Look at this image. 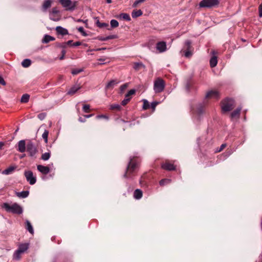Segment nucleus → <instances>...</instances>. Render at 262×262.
<instances>
[{
    "mask_svg": "<svg viewBox=\"0 0 262 262\" xmlns=\"http://www.w3.org/2000/svg\"><path fill=\"white\" fill-rule=\"evenodd\" d=\"M138 166V165L137 162L134 158H130L126 167L125 172L123 174V177L127 178L132 174L135 173Z\"/></svg>",
    "mask_w": 262,
    "mask_h": 262,
    "instance_id": "nucleus-1",
    "label": "nucleus"
},
{
    "mask_svg": "<svg viewBox=\"0 0 262 262\" xmlns=\"http://www.w3.org/2000/svg\"><path fill=\"white\" fill-rule=\"evenodd\" d=\"M2 208L8 212L17 214H20L23 213L22 207L17 203H14L10 205L7 203H5L3 204Z\"/></svg>",
    "mask_w": 262,
    "mask_h": 262,
    "instance_id": "nucleus-2",
    "label": "nucleus"
},
{
    "mask_svg": "<svg viewBox=\"0 0 262 262\" xmlns=\"http://www.w3.org/2000/svg\"><path fill=\"white\" fill-rule=\"evenodd\" d=\"M221 103L222 111L224 113L231 111L235 106L234 100L231 98H227L223 100Z\"/></svg>",
    "mask_w": 262,
    "mask_h": 262,
    "instance_id": "nucleus-3",
    "label": "nucleus"
},
{
    "mask_svg": "<svg viewBox=\"0 0 262 262\" xmlns=\"http://www.w3.org/2000/svg\"><path fill=\"white\" fill-rule=\"evenodd\" d=\"M26 151L30 157L34 158H36V155L38 152L36 146L31 140H27Z\"/></svg>",
    "mask_w": 262,
    "mask_h": 262,
    "instance_id": "nucleus-4",
    "label": "nucleus"
},
{
    "mask_svg": "<svg viewBox=\"0 0 262 262\" xmlns=\"http://www.w3.org/2000/svg\"><path fill=\"white\" fill-rule=\"evenodd\" d=\"M193 49L191 46V42L189 40H187L185 42V45L181 52L187 58H190L193 54Z\"/></svg>",
    "mask_w": 262,
    "mask_h": 262,
    "instance_id": "nucleus-5",
    "label": "nucleus"
},
{
    "mask_svg": "<svg viewBox=\"0 0 262 262\" xmlns=\"http://www.w3.org/2000/svg\"><path fill=\"white\" fill-rule=\"evenodd\" d=\"M219 3V0H202L199 6L200 8L210 9L217 7Z\"/></svg>",
    "mask_w": 262,
    "mask_h": 262,
    "instance_id": "nucleus-6",
    "label": "nucleus"
},
{
    "mask_svg": "<svg viewBox=\"0 0 262 262\" xmlns=\"http://www.w3.org/2000/svg\"><path fill=\"white\" fill-rule=\"evenodd\" d=\"M165 86V81L161 78H157L154 81V90L156 93L162 92Z\"/></svg>",
    "mask_w": 262,
    "mask_h": 262,
    "instance_id": "nucleus-7",
    "label": "nucleus"
},
{
    "mask_svg": "<svg viewBox=\"0 0 262 262\" xmlns=\"http://www.w3.org/2000/svg\"><path fill=\"white\" fill-rule=\"evenodd\" d=\"M63 8L68 11H73L75 9L76 2L73 3L71 0H59Z\"/></svg>",
    "mask_w": 262,
    "mask_h": 262,
    "instance_id": "nucleus-8",
    "label": "nucleus"
},
{
    "mask_svg": "<svg viewBox=\"0 0 262 262\" xmlns=\"http://www.w3.org/2000/svg\"><path fill=\"white\" fill-rule=\"evenodd\" d=\"M24 174L27 181L30 183V184L33 185L36 183V179L35 177L33 176L32 171L30 170L25 171Z\"/></svg>",
    "mask_w": 262,
    "mask_h": 262,
    "instance_id": "nucleus-9",
    "label": "nucleus"
},
{
    "mask_svg": "<svg viewBox=\"0 0 262 262\" xmlns=\"http://www.w3.org/2000/svg\"><path fill=\"white\" fill-rule=\"evenodd\" d=\"M156 48L159 53H163L167 50L166 42L164 41L158 42Z\"/></svg>",
    "mask_w": 262,
    "mask_h": 262,
    "instance_id": "nucleus-10",
    "label": "nucleus"
},
{
    "mask_svg": "<svg viewBox=\"0 0 262 262\" xmlns=\"http://www.w3.org/2000/svg\"><path fill=\"white\" fill-rule=\"evenodd\" d=\"M81 88V86L79 84H75L73 85L67 92V95H73L75 94Z\"/></svg>",
    "mask_w": 262,
    "mask_h": 262,
    "instance_id": "nucleus-11",
    "label": "nucleus"
},
{
    "mask_svg": "<svg viewBox=\"0 0 262 262\" xmlns=\"http://www.w3.org/2000/svg\"><path fill=\"white\" fill-rule=\"evenodd\" d=\"M26 145L25 140H20L17 144V150L20 152H24L26 150Z\"/></svg>",
    "mask_w": 262,
    "mask_h": 262,
    "instance_id": "nucleus-12",
    "label": "nucleus"
},
{
    "mask_svg": "<svg viewBox=\"0 0 262 262\" xmlns=\"http://www.w3.org/2000/svg\"><path fill=\"white\" fill-rule=\"evenodd\" d=\"M220 96L219 92L215 90H211L209 91L206 95L207 98H215L217 99Z\"/></svg>",
    "mask_w": 262,
    "mask_h": 262,
    "instance_id": "nucleus-13",
    "label": "nucleus"
},
{
    "mask_svg": "<svg viewBox=\"0 0 262 262\" xmlns=\"http://www.w3.org/2000/svg\"><path fill=\"white\" fill-rule=\"evenodd\" d=\"M161 167L165 170L171 171L176 169V166L172 163L165 162L162 164Z\"/></svg>",
    "mask_w": 262,
    "mask_h": 262,
    "instance_id": "nucleus-14",
    "label": "nucleus"
},
{
    "mask_svg": "<svg viewBox=\"0 0 262 262\" xmlns=\"http://www.w3.org/2000/svg\"><path fill=\"white\" fill-rule=\"evenodd\" d=\"M37 170L43 174H47L50 172V168L48 166L38 165L37 166Z\"/></svg>",
    "mask_w": 262,
    "mask_h": 262,
    "instance_id": "nucleus-15",
    "label": "nucleus"
},
{
    "mask_svg": "<svg viewBox=\"0 0 262 262\" xmlns=\"http://www.w3.org/2000/svg\"><path fill=\"white\" fill-rule=\"evenodd\" d=\"M55 30L58 34H60L63 36L69 34L68 30L61 26L56 27Z\"/></svg>",
    "mask_w": 262,
    "mask_h": 262,
    "instance_id": "nucleus-16",
    "label": "nucleus"
},
{
    "mask_svg": "<svg viewBox=\"0 0 262 262\" xmlns=\"http://www.w3.org/2000/svg\"><path fill=\"white\" fill-rule=\"evenodd\" d=\"M52 3V0H45L42 5V11L46 12L47 9L51 7Z\"/></svg>",
    "mask_w": 262,
    "mask_h": 262,
    "instance_id": "nucleus-17",
    "label": "nucleus"
},
{
    "mask_svg": "<svg viewBox=\"0 0 262 262\" xmlns=\"http://www.w3.org/2000/svg\"><path fill=\"white\" fill-rule=\"evenodd\" d=\"M242 110V107H239L232 112L230 114V117L231 119L235 118H238L240 115V112Z\"/></svg>",
    "mask_w": 262,
    "mask_h": 262,
    "instance_id": "nucleus-18",
    "label": "nucleus"
},
{
    "mask_svg": "<svg viewBox=\"0 0 262 262\" xmlns=\"http://www.w3.org/2000/svg\"><path fill=\"white\" fill-rule=\"evenodd\" d=\"M119 81L117 80H112L107 83L105 86L106 90L113 89L115 85L118 84Z\"/></svg>",
    "mask_w": 262,
    "mask_h": 262,
    "instance_id": "nucleus-19",
    "label": "nucleus"
},
{
    "mask_svg": "<svg viewBox=\"0 0 262 262\" xmlns=\"http://www.w3.org/2000/svg\"><path fill=\"white\" fill-rule=\"evenodd\" d=\"M19 249H17L14 253L13 255V258L16 260H19L21 258V255L23 254Z\"/></svg>",
    "mask_w": 262,
    "mask_h": 262,
    "instance_id": "nucleus-20",
    "label": "nucleus"
},
{
    "mask_svg": "<svg viewBox=\"0 0 262 262\" xmlns=\"http://www.w3.org/2000/svg\"><path fill=\"white\" fill-rule=\"evenodd\" d=\"M142 191L139 189H136L134 192V197L137 200L140 199L142 197Z\"/></svg>",
    "mask_w": 262,
    "mask_h": 262,
    "instance_id": "nucleus-21",
    "label": "nucleus"
},
{
    "mask_svg": "<svg viewBox=\"0 0 262 262\" xmlns=\"http://www.w3.org/2000/svg\"><path fill=\"white\" fill-rule=\"evenodd\" d=\"M29 248V244L25 243L20 244L18 246V249H19L21 252L25 253Z\"/></svg>",
    "mask_w": 262,
    "mask_h": 262,
    "instance_id": "nucleus-22",
    "label": "nucleus"
},
{
    "mask_svg": "<svg viewBox=\"0 0 262 262\" xmlns=\"http://www.w3.org/2000/svg\"><path fill=\"white\" fill-rule=\"evenodd\" d=\"M26 224V228L27 230L32 234L34 233V230L33 227L31 224V223L28 221L27 220L25 222Z\"/></svg>",
    "mask_w": 262,
    "mask_h": 262,
    "instance_id": "nucleus-23",
    "label": "nucleus"
},
{
    "mask_svg": "<svg viewBox=\"0 0 262 262\" xmlns=\"http://www.w3.org/2000/svg\"><path fill=\"white\" fill-rule=\"evenodd\" d=\"M55 39V38L54 37L49 35H45L42 39V42L47 43L51 41H54Z\"/></svg>",
    "mask_w": 262,
    "mask_h": 262,
    "instance_id": "nucleus-24",
    "label": "nucleus"
},
{
    "mask_svg": "<svg viewBox=\"0 0 262 262\" xmlns=\"http://www.w3.org/2000/svg\"><path fill=\"white\" fill-rule=\"evenodd\" d=\"M29 194V191H23L21 192H19L16 193V195L18 197L21 198H27Z\"/></svg>",
    "mask_w": 262,
    "mask_h": 262,
    "instance_id": "nucleus-25",
    "label": "nucleus"
},
{
    "mask_svg": "<svg viewBox=\"0 0 262 262\" xmlns=\"http://www.w3.org/2000/svg\"><path fill=\"white\" fill-rule=\"evenodd\" d=\"M15 167L10 166L8 168L3 171L2 173L4 174L8 175L11 173L15 169Z\"/></svg>",
    "mask_w": 262,
    "mask_h": 262,
    "instance_id": "nucleus-26",
    "label": "nucleus"
},
{
    "mask_svg": "<svg viewBox=\"0 0 262 262\" xmlns=\"http://www.w3.org/2000/svg\"><path fill=\"white\" fill-rule=\"evenodd\" d=\"M143 12L141 10H134L132 12V16L133 18H136L141 16Z\"/></svg>",
    "mask_w": 262,
    "mask_h": 262,
    "instance_id": "nucleus-27",
    "label": "nucleus"
},
{
    "mask_svg": "<svg viewBox=\"0 0 262 262\" xmlns=\"http://www.w3.org/2000/svg\"><path fill=\"white\" fill-rule=\"evenodd\" d=\"M217 63V57L216 56H213L210 60V67L212 68L215 67Z\"/></svg>",
    "mask_w": 262,
    "mask_h": 262,
    "instance_id": "nucleus-28",
    "label": "nucleus"
},
{
    "mask_svg": "<svg viewBox=\"0 0 262 262\" xmlns=\"http://www.w3.org/2000/svg\"><path fill=\"white\" fill-rule=\"evenodd\" d=\"M204 112V107L202 104H199L198 105L195 113L198 115H201Z\"/></svg>",
    "mask_w": 262,
    "mask_h": 262,
    "instance_id": "nucleus-29",
    "label": "nucleus"
},
{
    "mask_svg": "<svg viewBox=\"0 0 262 262\" xmlns=\"http://www.w3.org/2000/svg\"><path fill=\"white\" fill-rule=\"evenodd\" d=\"M118 17L120 18H122L123 19H124L127 21H130L131 19L129 15L127 13H124L120 14Z\"/></svg>",
    "mask_w": 262,
    "mask_h": 262,
    "instance_id": "nucleus-30",
    "label": "nucleus"
},
{
    "mask_svg": "<svg viewBox=\"0 0 262 262\" xmlns=\"http://www.w3.org/2000/svg\"><path fill=\"white\" fill-rule=\"evenodd\" d=\"M31 61L29 59H25L21 62V65L24 68L29 67L31 65Z\"/></svg>",
    "mask_w": 262,
    "mask_h": 262,
    "instance_id": "nucleus-31",
    "label": "nucleus"
},
{
    "mask_svg": "<svg viewBox=\"0 0 262 262\" xmlns=\"http://www.w3.org/2000/svg\"><path fill=\"white\" fill-rule=\"evenodd\" d=\"M51 157V153L50 151L46 152L43 154H42L41 156V159L43 161H47Z\"/></svg>",
    "mask_w": 262,
    "mask_h": 262,
    "instance_id": "nucleus-32",
    "label": "nucleus"
},
{
    "mask_svg": "<svg viewBox=\"0 0 262 262\" xmlns=\"http://www.w3.org/2000/svg\"><path fill=\"white\" fill-rule=\"evenodd\" d=\"M29 95L27 94H24L21 98L20 101L22 103H27L29 101Z\"/></svg>",
    "mask_w": 262,
    "mask_h": 262,
    "instance_id": "nucleus-33",
    "label": "nucleus"
},
{
    "mask_svg": "<svg viewBox=\"0 0 262 262\" xmlns=\"http://www.w3.org/2000/svg\"><path fill=\"white\" fill-rule=\"evenodd\" d=\"M110 109L112 110L120 111L121 106L119 104H112L110 105Z\"/></svg>",
    "mask_w": 262,
    "mask_h": 262,
    "instance_id": "nucleus-34",
    "label": "nucleus"
},
{
    "mask_svg": "<svg viewBox=\"0 0 262 262\" xmlns=\"http://www.w3.org/2000/svg\"><path fill=\"white\" fill-rule=\"evenodd\" d=\"M96 25L97 26L100 28H104V27H108V24L105 23H100L99 20V19H97L96 21Z\"/></svg>",
    "mask_w": 262,
    "mask_h": 262,
    "instance_id": "nucleus-35",
    "label": "nucleus"
},
{
    "mask_svg": "<svg viewBox=\"0 0 262 262\" xmlns=\"http://www.w3.org/2000/svg\"><path fill=\"white\" fill-rule=\"evenodd\" d=\"M141 67L145 68V66L142 62H135L134 63V68L136 70H138Z\"/></svg>",
    "mask_w": 262,
    "mask_h": 262,
    "instance_id": "nucleus-36",
    "label": "nucleus"
},
{
    "mask_svg": "<svg viewBox=\"0 0 262 262\" xmlns=\"http://www.w3.org/2000/svg\"><path fill=\"white\" fill-rule=\"evenodd\" d=\"M49 135V131L47 130H45L44 132L42 135V137L43 139L46 143H48V137Z\"/></svg>",
    "mask_w": 262,
    "mask_h": 262,
    "instance_id": "nucleus-37",
    "label": "nucleus"
},
{
    "mask_svg": "<svg viewBox=\"0 0 262 262\" xmlns=\"http://www.w3.org/2000/svg\"><path fill=\"white\" fill-rule=\"evenodd\" d=\"M111 26L113 28H116L118 27L119 23L118 22L115 20V19H112L110 22Z\"/></svg>",
    "mask_w": 262,
    "mask_h": 262,
    "instance_id": "nucleus-38",
    "label": "nucleus"
},
{
    "mask_svg": "<svg viewBox=\"0 0 262 262\" xmlns=\"http://www.w3.org/2000/svg\"><path fill=\"white\" fill-rule=\"evenodd\" d=\"M150 107V104L149 102L145 99L143 100V110H147Z\"/></svg>",
    "mask_w": 262,
    "mask_h": 262,
    "instance_id": "nucleus-39",
    "label": "nucleus"
},
{
    "mask_svg": "<svg viewBox=\"0 0 262 262\" xmlns=\"http://www.w3.org/2000/svg\"><path fill=\"white\" fill-rule=\"evenodd\" d=\"M170 182H171V180L170 179H164L161 180L160 181L159 184L161 186H164L165 184L169 183H170Z\"/></svg>",
    "mask_w": 262,
    "mask_h": 262,
    "instance_id": "nucleus-40",
    "label": "nucleus"
},
{
    "mask_svg": "<svg viewBox=\"0 0 262 262\" xmlns=\"http://www.w3.org/2000/svg\"><path fill=\"white\" fill-rule=\"evenodd\" d=\"M59 12L57 7H54L52 8V11L50 12V15H56Z\"/></svg>",
    "mask_w": 262,
    "mask_h": 262,
    "instance_id": "nucleus-41",
    "label": "nucleus"
},
{
    "mask_svg": "<svg viewBox=\"0 0 262 262\" xmlns=\"http://www.w3.org/2000/svg\"><path fill=\"white\" fill-rule=\"evenodd\" d=\"M78 31L80 32L83 36H86L88 34L84 31V29L82 27H80L77 28Z\"/></svg>",
    "mask_w": 262,
    "mask_h": 262,
    "instance_id": "nucleus-42",
    "label": "nucleus"
},
{
    "mask_svg": "<svg viewBox=\"0 0 262 262\" xmlns=\"http://www.w3.org/2000/svg\"><path fill=\"white\" fill-rule=\"evenodd\" d=\"M83 71V69H74L72 71V74L73 75H77L81 72H82Z\"/></svg>",
    "mask_w": 262,
    "mask_h": 262,
    "instance_id": "nucleus-43",
    "label": "nucleus"
},
{
    "mask_svg": "<svg viewBox=\"0 0 262 262\" xmlns=\"http://www.w3.org/2000/svg\"><path fill=\"white\" fill-rule=\"evenodd\" d=\"M47 114L45 113H40L38 115L37 117L40 120H43L46 117Z\"/></svg>",
    "mask_w": 262,
    "mask_h": 262,
    "instance_id": "nucleus-44",
    "label": "nucleus"
},
{
    "mask_svg": "<svg viewBox=\"0 0 262 262\" xmlns=\"http://www.w3.org/2000/svg\"><path fill=\"white\" fill-rule=\"evenodd\" d=\"M90 108V106L89 104H84L82 107V110L84 112L88 113L89 112V110Z\"/></svg>",
    "mask_w": 262,
    "mask_h": 262,
    "instance_id": "nucleus-45",
    "label": "nucleus"
},
{
    "mask_svg": "<svg viewBox=\"0 0 262 262\" xmlns=\"http://www.w3.org/2000/svg\"><path fill=\"white\" fill-rule=\"evenodd\" d=\"M144 1H145V0H136V1L134 3V4H133V7L134 8L137 7V6H138L139 4H140V3H143V2H144Z\"/></svg>",
    "mask_w": 262,
    "mask_h": 262,
    "instance_id": "nucleus-46",
    "label": "nucleus"
},
{
    "mask_svg": "<svg viewBox=\"0 0 262 262\" xmlns=\"http://www.w3.org/2000/svg\"><path fill=\"white\" fill-rule=\"evenodd\" d=\"M96 118L97 119H105L106 120H108V117L107 116H106V115H97L96 117Z\"/></svg>",
    "mask_w": 262,
    "mask_h": 262,
    "instance_id": "nucleus-47",
    "label": "nucleus"
},
{
    "mask_svg": "<svg viewBox=\"0 0 262 262\" xmlns=\"http://www.w3.org/2000/svg\"><path fill=\"white\" fill-rule=\"evenodd\" d=\"M50 18L51 19L53 20V21H58L59 20L60 18L58 16H56V15H50Z\"/></svg>",
    "mask_w": 262,
    "mask_h": 262,
    "instance_id": "nucleus-48",
    "label": "nucleus"
},
{
    "mask_svg": "<svg viewBox=\"0 0 262 262\" xmlns=\"http://www.w3.org/2000/svg\"><path fill=\"white\" fill-rule=\"evenodd\" d=\"M56 46L59 48H61L63 49L67 47L66 43H65V42L56 43Z\"/></svg>",
    "mask_w": 262,
    "mask_h": 262,
    "instance_id": "nucleus-49",
    "label": "nucleus"
},
{
    "mask_svg": "<svg viewBox=\"0 0 262 262\" xmlns=\"http://www.w3.org/2000/svg\"><path fill=\"white\" fill-rule=\"evenodd\" d=\"M130 98H124V100H123L121 102V104L123 106L125 105L126 104L128 103V102L130 101Z\"/></svg>",
    "mask_w": 262,
    "mask_h": 262,
    "instance_id": "nucleus-50",
    "label": "nucleus"
},
{
    "mask_svg": "<svg viewBox=\"0 0 262 262\" xmlns=\"http://www.w3.org/2000/svg\"><path fill=\"white\" fill-rule=\"evenodd\" d=\"M97 39L100 41H106V40H108L107 36L106 37L98 36Z\"/></svg>",
    "mask_w": 262,
    "mask_h": 262,
    "instance_id": "nucleus-51",
    "label": "nucleus"
},
{
    "mask_svg": "<svg viewBox=\"0 0 262 262\" xmlns=\"http://www.w3.org/2000/svg\"><path fill=\"white\" fill-rule=\"evenodd\" d=\"M158 104V102H157V101H154V102H152L151 104H150V106H151V107L153 109V110H155V107H156V106L157 105V104Z\"/></svg>",
    "mask_w": 262,
    "mask_h": 262,
    "instance_id": "nucleus-52",
    "label": "nucleus"
},
{
    "mask_svg": "<svg viewBox=\"0 0 262 262\" xmlns=\"http://www.w3.org/2000/svg\"><path fill=\"white\" fill-rule=\"evenodd\" d=\"M127 86H128V85H127V83H125V84L122 85L120 86V91H122V92L124 90H125L127 88Z\"/></svg>",
    "mask_w": 262,
    "mask_h": 262,
    "instance_id": "nucleus-53",
    "label": "nucleus"
},
{
    "mask_svg": "<svg viewBox=\"0 0 262 262\" xmlns=\"http://www.w3.org/2000/svg\"><path fill=\"white\" fill-rule=\"evenodd\" d=\"M61 54H62L61 56L59 57V59H60V60H62V59H64V55H65V54H66V51H65V50H64V49H63V50H62V51H61Z\"/></svg>",
    "mask_w": 262,
    "mask_h": 262,
    "instance_id": "nucleus-54",
    "label": "nucleus"
},
{
    "mask_svg": "<svg viewBox=\"0 0 262 262\" xmlns=\"http://www.w3.org/2000/svg\"><path fill=\"white\" fill-rule=\"evenodd\" d=\"M258 11H259V16L260 17H262V3L259 6Z\"/></svg>",
    "mask_w": 262,
    "mask_h": 262,
    "instance_id": "nucleus-55",
    "label": "nucleus"
},
{
    "mask_svg": "<svg viewBox=\"0 0 262 262\" xmlns=\"http://www.w3.org/2000/svg\"><path fill=\"white\" fill-rule=\"evenodd\" d=\"M0 84H2L3 85H5L6 84L4 79H3V78L1 76H0Z\"/></svg>",
    "mask_w": 262,
    "mask_h": 262,
    "instance_id": "nucleus-56",
    "label": "nucleus"
},
{
    "mask_svg": "<svg viewBox=\"0 0 262 262\" xmlns=\"http://www.w3.org/2000/svg\"><path fill=\"white\" fill-rule=\"evenodd\" d=\"M81 45V42H80V41H76V42H75V43H74L72 45V46L77 47V46H80Z\"/></svg>",
    "mask_w": 262,
    "mask_h": 262,
    "instance_id": "nucleus-57",
    "label": "nucleus"
},
{
    "mask_svg": "<svg viewBox=\"0 0 262 262\" xmlns=\"http://www.w3.org/2000/svg\"><path fill=\"white\" fill-rule=\"evenodd\" d=\"M116 37L117 36L115 35H109L107 36L108 40L116 38Z\"/></svg>",
    "mask_w": 262,
    "mask_h": 262,
    "instance_id": "nucleus-58",
    "label": "nucleus"
},
{
    "mask_svg": "<svg viewBox=\"0 0 262 262\" xmlns=\"http://www.w3.org/2000/svg\"><path fill=\"white\" fill-rule=\"evenodd\" d=\"M135 92L136 91L134 89L130 90L128 92V94H130L131 96L134 95L135 93Z\"/></svg>",
    "mask_w": 262,
    "mask_h": 262,
    "instance_id": "nucleus-59",
    "label": "nucleus"
},
{
    "mask_svg": "<svg viewBox=\"0 0 262 262\" xmlns=\"http://www.w3.org/2000/svg\"><path fill=\"white\" fill-rule=\"evenodd\" d=\"M226 146V144H223L221 145V147H220V149L218 150V151H222L225 147Z\"/></svg>",
    "mask_w": 262,
    "mask_h": 262,
    "instance_id": "nucleus-60",
    "label": "nucleus"
},
{
    "mask_svg": "<svg viewBox=\"0 0 262 262\" xmlns=\"http://www.w3.org/2000/svg\"><path fill=\"white\" fill-rule=\"evenodd\" d=\"M72 42H73V40H70L68 41L67 42H66L65 43H66V47L67 46V45L72 46V45H73V44H72Z\"/></svg>",
    "mask_w": 262,
    "mask_h": 262,
    "instance_id": "nucleus-61",
    "label": "nucleus"
},
{
    "mask_svg": "<svg viewBox=\"0 0 262 262\" xmlns=\"http://www.w3.org/2000/svg\"><path fill=\"white\" fill-rule=\"evenodd\" d=\"M78 120L80 122H85L86 121L85 119H83L81 117L78 118Z\"/></svg>",
    "mask_w": 262,
    "mask_h": 262,
    "instance_id": "nucleus-62",
    "label": "nucleus"
},
{
    "mask_svg": "<svg viewBox=\"0 0 262 262\" xmlns=\"http://www.w3.org/2000/svg\"><path fill=\"white\" fill-rule=\"evenodd\" d=\"M93 115H94L93 114H90V115H84V117L86 118H89L92 117Z\"/></svg>",
    "mask_w": 262,
    "mask_h": 262,
    "instance_id": "nucleus-63",
    "label": "nucleus"
},
{
    "mask_svg": "<svg viewBox=\"0 0 262 262\" xmlns=\"http://www.w3.org/2000/svg\"><path fill=\"white\" fill-rule=\"evenodd\" d=\"M130 96H131V95L130 94H128V93H127L125 95V98H131Z\"/></svg>",
    "mask_w": 262,
    "mask_h": 262,
    "instance_id": "nucleus-64",
    "label": "nucleus"
}]
</instances>
